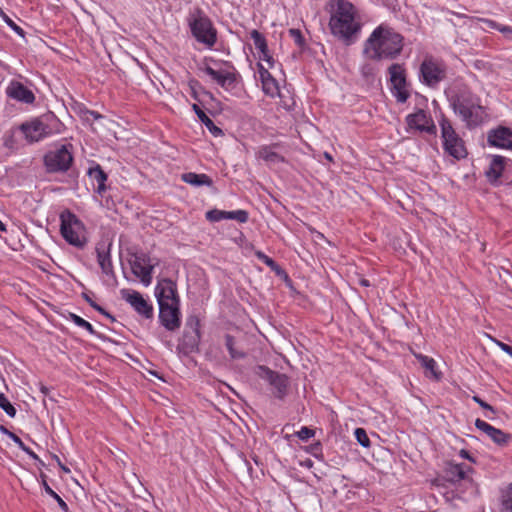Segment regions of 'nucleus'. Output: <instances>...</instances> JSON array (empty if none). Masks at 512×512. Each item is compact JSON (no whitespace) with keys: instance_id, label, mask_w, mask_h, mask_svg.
<instances>
[{"instance_id":"nucleus-1","label":"nucleus","mask_w":512,"mask_h":512,"mask_svg":"<svg viewBox=\"0 0 512 512\" xmlns=\"http://www.w3.org/2000/svg\"><path fill=\"white\" fill-rule=\"evenodd\" d=\"M449 106L461 119L466 128L471 130L483 125L489 118L481 98L464 85L458 84L447 91Z\"/></svg>"},{"instance_id":"nucleus-2","label":"nucleus","mask_w":512,"mask_h":512,"mask_svg":"<svg viewBox=\"0 0 512 512\" xmlns=\"http://www.w3.org/2000/svg\"><path fill=\"white\" fill-rule=\"evenodd\" d=\"M404 37L387 23L378 25L364 42V55L374 61L394 60L402 52Z\"/></svg>"},{"instance_id":"nucleus-3","label":"nucleus","mask_w":512,"mask_h":512,"mask_svg":"<svg viewBox=\"0 0 512 512\" xmlns=\"http://www.w3.org/2000/svg\"><path fill=\"white\" fill-rule=\"evenodd\" d=\"M329 29L333 36L346 42H353L362 29L357 8L348 0H329Z\"/></svg>"},{"instance_id":"nucleus-4","label":"nucleus","mask_w":512,"mask_h":512,"mask_svg":"<svg viewBox=\"0 0 512 512\" xmlns=\"http://www.w3.org/2000/svg\"><path fill=\"white\" fill-rule=\"evenodd\" d=\"M185 22L192 37L206 49H213L218 39V32L205 11L196 6L189 9Z\"/></svg>"},{"instance_id":"nucleus-5","label":"nucleus","mask_w":512,"mask_h":512,"mask_svg":"<svg viewBox=\"0 0 512 512\" xmlns=\"http://www.w3.org/2000/svg\"><path fill=\"white\" fill-rule=\"evenodd\" d=\"M439 127L444 152L456 160L466 158L468 153L465 143L445 115H441Z\"/></svg>"},{"instance_id":"nucleus-6","label":"nucleus","mask_w":512,"mask_h":512,"mask_svg":"<svg viewBox=\"0 0 512 512\" xmlns=\"http://www.w3.org/2000/svg\"><path fill=\"white\" fill-rule=\"evenodd\" d=\"M60 221V232L65 241L76 248H84L87 243L86 229L78 217L66 210L60 214Z\"/></svg>"},{"instance_id":"nucleus-7","label":"nucleus","mask_w":512,"mask_h":512,"mask_svg":"<svg viewBox=\"0 0 512 512\" xmlns=\"http://www.w3.org/2000/svg\"><path fill=\"white\" fill-rule=\"evenodd\" d=\"M44 166L49 173H65L73 163V146L70 143L55 145L43 158Z\"/></svg>"},{"instance_id":"nucleus-8","label":"nucleus","mask_w":512,"mask_h":512,"mask_svg":"<svg viewBox=\"0 0 512 512\" xmlns=\"http://www.w3.org/2000/svg\"><path fill=\"white\" fill-rule=\"evenodd\" d=\"M446 64L433 56L427 55L419 67V81L430 87H437L446 78Z\"/></svg>"},{"instance_id":"nucleus-9","label":"nucleus","mask_w":512,"mask_h":512,"mask_svg":"<svg viewBox=\"0 0 512 512\" xmlns=\"http://www.w3.org/2000/svg\"><path fill=\"white\" fill-rule=\"evenodd\" d=\"M213 65L205 64L203 72L226 91L236 86V72L228 61L211 60Z\"/></svg>"},{"instance_id":"nucleus-10","label":"nucleus","mask_w":512,"mask_h":512,"mask_svg":"<svg viewBox=\"0 0 512 512\" xmlns=\"http://www.w3.org/2000/svg\"><path fill=\"white\" fill-rule=\"evenodd\" d=\"M390 76V90L397 102L405 103L410 97L406 80V70L402 64L393 63L388 68Z\"/></svg>"},{"instance_id":"nucleus-11","label":"nucleus","mask_w":512,"mask_h":512,"mask_svg":"<svg viewBox=\"0 0 512 512\" xmlns=\"http://www.w3.org/2000/svg\"><path fill=\"white\" fill-rule=\"evenodd\" d=\"M257 375L271 386L276 398L282 400L288 394L290 382L287 375L273 371L263 365L257 367Z\"/></svg>"},{"instance_id":"nucleus-12","label":"nucleus","mask_w":512,"mask_h":512,"mask_svg":"<svg viewBox=\"0 0 512 512\" xmlns=\"http://www.w3.org/2000/svg\"><path fill=\"white\" fill-rule=\"evenodd\" d=\"M199 326L200 321L197 316L187 318L183 336L177 347L180 352L187 355L197 350L200 340Z\"/></svg>"},{"instance_id":"nucleus-13","label":"nucleus","mask_w":512,"mask_h":512,"mask_svg":"<svg viewBox=\"0 0 512 512\" xmlns=\"http://www.w3.org/2000/svg\"><path fill=\"white\" fill-rule=\"evenodd\" d=\"M158 262L144 252L136 253L130 261L133 274L140 279L144 286L152 282V272Z\"/></svg>"},{"instance_id":"nucleus-14","label":"nucleus","mask_w":512,"mask_h":512,"mask_svg":"<svg viewBox=\"0 0 512 512\" xmlns=\"http://www.w3.org/2000/svg\"><path fill=\"white\" fill-rule=\"evenodd\" d=\"M155 296L159 306H161V303L168 305L180 303L177 285L174 281L168 278L158 281L155 287Z\"/></svg>"},{"instance_id":"nucleus-15","label":"nucleus","mask_w":512,"mask_h":512,"mask_svg":"<svg viewBox=\"0 0 512 512\" xmlns=\"http://www.w3.org/2000/svg\"><path fill=\"white\" fill-rule=\"evenodd\" d=\"M159 320L168 331H175L181 325L180 303L159 306Z\"/></svg>"},{"instance_id":"nucleus-16","label":"nucleus","mask_w":512,"mask_h":512,"mask_svg":"<svg viewBox=\"0 0 512 512\" xmlns=\"http://www.w3.org/2000/svg\"><path fill=\"white\" fill-rule=\"evenodd\" d=\"M6 95L10 99L28 105L33 104L36 100L33 91L17 80L9 82L6 87Z\"/></svg>"},{"instance_id":"nucleus-17","label":"nucleus","mask_w":512,"mask_h":512,"mask_svg":"<svg viewBox=\"0 0 512 512\" xmlns=\"http://www.w3.org/2000/svg\"><path fill=\"white\" fill-rule=\"evenodd\" d=\"M19 130L28 143H36L47 138L45 128L40 117L23 122L19 126Z\"/></svg>"},{"instance_id":"nucleus-18","label":"nucleus","mask_w":512,"mask_h":512,"mask_svg":"<svg viewBox=\"0 0 512 512\" xmlns=\"http://www.w3.org/2000/svg\"><path fill=\"white\" fill-rule=\"evenodd\" d=\"M111 243L106 245L105 243H99L96 246L97 261L102 270V273L107 277V281L111 284L116 282V276L113 270L111 255H110Z\"/></svg>"},{"instance_id":"nucleus-19","label":"nucleus","mask_w":512,"mask_h":512,"mask_svg":"<svg viewBox=\"0 0 512 512\" xmlns=\"http://www.w3.org/2000/svg\"><path fill=\"white\" fill-rule=\"evenodd\" d=\"M123 299L141 316L149 319L153 316V306L137 291H123Z\"/></svg>"},{"instance_id":"nucleus-20","label":"nucleus","mask_w":512,"mask_h":512,"mask_svg":"<svg viewBox=\"0 0 512 512\" xmlns=\"http://www.w3.org/2000/svg\"><path fill=\"white\" fill-rule=\"evenodd\" d=\"M406 123L408 127L411 129H416L421 132H427L429 134L436 133L435 124L424 110L420 109L413 114L407 115Z\"/></svg>"},{"instance_id":"nucleus-21","label":"nucleus","mask_w":512,"mask_h":512,"mask_svg":"<svg viewBox=\"0 0 512 512\" xmlns=\"http://www.w3.org/2000/svg\"><path fill=\"white\" fill-rule=\"evenodd\" d=\"M487 142L490 146L512 150V130L500 126L487 133Z\"/></svg>"},{"instance_id":"nucleus-22","label":"nucleus","mask_w":512,"mask_h":512,"mask_svg":"<svg viewBox=\"0 0 512 512\" xmlns=\"http://www.w3.org/2000/svg\"><path fill=\"white\" fill-rule=\"evenodd\" d=\"M471 471V468L462 463H453L450 462L446 467V476L448 481L452 483H458L460 481H464L465 483L473 484L472 479L468 477V472Z\"/></svg>"},{"instance_id":"nucleus-23","label":"nucleus","mask_w":512,"mask_h":512,"mask_svg":"<svg viewBox=\"0 0 512 512\" xmlns=\"http://www.w3.org/2000/svg\"><path fill=\"white\" fill-rule=\"evenodd\" d=\"M279 144L262 145L256 151V157L263 160L267 165L274 166L279 163H284L285 158L280 155L275 149Z\"/></svg>"},{"instance_id":"nucleus-24","label":"nucleus","mask_w":512,"mask_h":512,"mask_svg":"<svg viewBox=\"0 0 512 512\" xmlns=\"http://www.w3.org/2000/svg\"><path fill=\"white\" fill-rule=\"evenodd\" d=\"M88 175L92 181L93 189L96 194L103 196L107 187V174L103 171L99 164L89 168Z\"/></svg>"},{"instance_id":"nucleus-25","label":"nucleus","mask_w":512,"mask_h":512,"mask_svg":"<svg viewBox=\"0 0 512 512\" xmlns=\"http://www.w3.org/2000/svg\"><path fill=\"white\" fill-rule=\"evenodd\" d=\"M505 168V157L494 155L491 157L490 163L485 170V175L489 182L496 183L502 176Z\"/></svg>"},{"instance_id":"nucleus-26","label":"nucleus","mask_w":512,"mask_h":512,"mask_svg":"<svg viewBox=\"0 0 512 512\" xmlns=\"http://www.w3.org/2000/svg\"><path fill=\"white\" fill-rule=\"evenodd\" d=\"M40 118L45 128L46 137L61 134L65 129L64 124L52 113Z\"/></svg>"},{"instance_id":"nucleus-27","label":"nucleus","mask_w":512,"mask_h":512,"mask_svg":"<svg viewBox=\"0 0 512 512\" xmlns=\"http://www.w3.org/2000/svg\"><path fill=\"white\" fill-rule=\"evenodd\" d=\"M192 109L199 118V120L205 125V127L214 137H220L223 135L222 129L216 126L214 122L206 115V113L197 104H193Z\"/></svg>"},{"instance_id":"nucleus-28","label":"nucleus","mask_w":512,"mask_h":512,"mask_svg":"<svg viewBox=\"0 0 512 512\" xmlns=\"http://www.w3.org/2000/svg\"><path fill=\"white\" fill-rule=\"evenodd\" d=\"M182 180L192 186H212V179L206 174H197L194 172L185 173L182 175Z\"/></svg>"},{"instance_id":"nucleus-29","label":"nucleus","mask_w":512,"mask_h":512,"mask_svg":"<svg viewBox=\"0 0 512 512\" xmlns=\"http://www.w3.org/2000/svg\"><path fill=\"white\" fill-rule=\"evenodd\" d=\"M500 503L503 512H512V484L501 491Z\"/></svg>"},{"instance_id":"nucleus-30","label":"nucleus","mask_w":512,"mask_h":512,"mask_svg":"<svg viewBox=\"0 0 512 512\" xmlns=\"http://www.w3.org/2000/svg\"><path fill=\"white\" fill-rule=\"evenodd\" d=\"M264 93L270 97H275L279 94V86L276 79L271 75L261 81Z\"/></svg>"},{"instance_id":"nucleus-31","label":"nucleus","mask_w":512,"mask_h":512,"mask_svg":"<svg viewBox=\"0 0 512 512\" xmlns=\"http://www.w3.org/2000/svg\"><path fill=\"white\" fill-rule=\"evenodd\" d=\"M225 346L232 359H242L245 357V353L236 347L234 337L229 334L225 336Z\"/></svg>"},{"instance_id":"nucleus-32","label":"nucleus","mask_w":512,"mask_h":512,"mask_svg":"<svg viewBox=\"0 0 512 512\" xmlns=\"http://www.w3.org/2000/svg\"><path fill=\"white\" fill-rule=\"evenodd\" d=\"M42 486L44 488V491L49 496H51L53 499L56 500V502L58 503L60 509L63 512H68L69 511V507H68L67 503L48 485V483H47V481L45 479L42 480Z\"/></svg>"},{"instance_id":"nucleus-33","label":"nucleus","mask_w":512,"mask_h":512,"mask_svg":"<svg viewBox=\"0 0 512 512\" xmlns=\"http://www.w3.org/2000/svg\"><path fill=\"white\" fill-rule=\"evenodd\" d=\"M490 439L495 442L498 445H506L510 439L511 436L505 432H503L501 429H498L494 427V429L491 431V433L488 434Z\"/></svg>"},{"instance_id":"nucleus-34","label":"nucleus","mask_w":512,"mask_h":512,"mask_svg":"<svg viewBox=\"0 0 512 512\" xmlns=\"http://www.w3.org/2000/svg\"><path fill=\"white\" fill-rule=\"evenodd\" d=\"M250 37L253 40L255 48L259 51H265L267 45L266 38L258 30L254 29L250 32Z\"/></svg>"},{"instance_id":"nucleus-35","label":"nucleus","mask_w":512,"mask_h":512,"mask_svg":"<svg viewBox=\"0 0 512 512\" xmlns=\"http://www.w3.org/2000/svg\"><path fill=\"white\" fill-rule=\"evenodd\" d=\"M70 320L78 327L85 329L90 335H96V331L93 328V326L88 321L83 319L82 317H80L74 313H71Z\"/></svg>"},{"instance_id":"nucleus-36","label":"nucleus","mask_w":512,"mask_h":512,"mask_svg":"<svg viewBox=\"0 0 512 512\" xmlns=\"http://www.w3.org/2000/svg\"><path fill=\"white\" fill-rule=\"evenodd\" d=\"M249 219V213L246 210L239 209L227 211V220H235L239 223H246Z\"/></svg>"},{"instance_id":"nucleus-37","label":"nucleus","mask_w":512,"mask_h":512,"mask_svg":"<svg viewBox=\"0 0 512 512\" xmlns=\"http://www.w3.org/2000/svg\"><path fill=\"white\" fill-rule=\"evenodd\" d=\"M0 408L11 418H14L17 413L16 408L2 392H0Z\"/></svg>"},{"instance_id":"nucleus-38","label":"nucleus","mask_w":512,"mask_h":512,"mask_svg":"<svg viewBox=\"0 0 512 512\" xmlns=\"http://www.w3.org/2000/svg\"><path fill=\"white\" fill-rule=\"evenodd\" d=\"M206 219L210 222H219L227 220V211L212 209L206 212Z\"/></svg>"},{"instance_id":"nucleus-39","label":"nucleus","mask_w":512,"mask_h":512,"mask_svg":"<svg viewBox=\"0 0 512 512\" xmlns=\"http://www.w3.org/2000/svg\"><path fill=\"white\" fill-rule=\"evenodd\" d=\"M416 358L424 368L435 374L436 361L433 358L422 354L416 355Z\"/></svg>"},{"instance_id":"nucleus-40","label":"nucleus","mask_w":512,"mask_h":512,"mask_svg":"<svg viewBox=\"0 0 512 512\" xmlns=\"http://www.w3.org/2000/svg\"><path fill=\"white\" fill-rule=\"evenodd\" d=\"M354 435H355V438H356L357 442L361 446H363L365 448L370 447L371 442H370V439H369L365 429H363V428H356L355 432H354Z\"/></svg>"},{"instance_id":"nucleus-41","label":"nucleus","mask_w":512,"mask_h":512,"mask_svg":"<svg viewBox=\"0 0 512 512\" xmlns=\"http://www.w3.org/2000/svg\"><path fill=\"white\" fill-rule=\"evenodd\" d=\"M288 33L298 47L303 48L305 46V38L299 29H289Z\"/></svg>"},{"instance_id":"nucleus-42","label":"nucleus","mask_w":512,"mask_h":512,"mask_svg":"<svg viewBox=\"0 0 512 512\" xmlns=\"http://www.w3.org/2000/svg\"><path fill=\"white\" fill-rule=\"evenodd\" d=\"M315 431L311 428L303 426L298 432L297 436L302 441H307L308 439L314 437Z\"/></svg>"},{"instance_id":"nucleus-43","label":"nucleus","mask_w":512,"mask_h":512,"mask_svg":"<svg viewBox=\"0 0 512 512\" xmlns=\"http://www.w3.org/2000/svg\"><path fill=\"white\" fill-rule=\"evenodd\" d=\"M475 426L477 429L484 432L487 436L494 429V426L490 425L489 423H487L481 419H476Z\"/></svg>"},{"instance_id":"nucleus-44","label":"nucleus","mask_w":512,"mask_h":512,"mask_svg":"<svg viewBox=\"0 0 512 512\" xmlns=\"http://www.w3.org/2000/svg\"><path fill=\"white\" fill-rule=\"evenodd\" d=\"M259 59L261 61H265L268 64V68H272L274 66V59L270 55L268 47H266L265 51H259Z\"/></svg>"},{"instance_id":"nucleus-45","label":"nucleus","mask_w":512,"mask_h":512,"mask_svg":"<svg viewBox=\"0 0 512 512\" xmlns=\"http://www.w3.org/2000/svg\"><path fill=\"white\" fill-rule=\"evenodd\" d=\"M4 21L5 23L18 35L24 36V30L18 26L12 19H10L7 15L4 14Z\"/></svg>"},{"instance_id":"nucleus-46","label":"nucleus","mask_w":512,"mask_h":512,"mask_svg":"<svg viewBox=\"0 0 512 512\" xmlns=\"http://www.w3.org/2000/svg\"><path fill=\"white\" fill-rule=\"evenodd\" d=\"M488 28L497 30L501 33V28L506 25L500 24L492 19H480Z\"/></svg>"},{"instance_id":"nucleus-47","label":"nucleus","mask_w":512,"mask_h":512,"mask_svg":"<svg viewBox=\"0 0 512 512\" xmlns=\"http://www.w3.org/2000/svg\"><path fill=\"white\" fill-rule=\"evenodd\" d=\"M472 400L474 402H476L481 408L487 410V411H490L492 413H495V409L490 405L488 404L487 402H485L484 400H482L479 396L477 395H474L472 397Z\"/></svg>"},{"instance_id":"nucleus-48","label":"nucleus","mask_w":512,"mask_h":512,"mask_svg":"<svg viewBox=\"0 0 512 512\" xmlns=\"http://www.w3.org/2000/svg\"><path fill=\"white\" fill-rule=\"evenodd\" d=\"M257 256L260 260H262L268 267L274 269L276 267V263L275 261L268 257L267 255H265L264 253L262 252H258L257 253Z\"/></svg>"},{"instance_id":"nucleus-49","label":"nucleus","mask_w":512,"mask_h":512,"mask_svg":"<svg viewBox=\"0 0 512 512\" xmlns=\"http://www.w3.org/2000/svg\"><path fill=\"white\" fill-rule=\"evenodd\" d=\"M22 451H27L26 450V445L24 444V442L20 439V437H18L15 433H12L10 434V437H9Z\"/></svg>"},{"instance_id":"nucleus-50","label":"nucleus","mask_w":512,"mask_h":512,"mask_svg":"<svg viewBox=\"0 0 512 512\" xmlns=\"http://www.w3.org/2000/svg\"><path fill=\"white\" fill-rule=\"evenodd\" d=\"M258 73L261 81L271 76L268 68L264 67L261 63H258Z\"/></svg>"},{"instance_id":"nucleus-51","label":"nucleus","mask_w":512,"mask_h":512,"mask_svg":"<svg viewBox=\"0 0 512 512\" xmlns=\"http://www.w3.org/2000/svg\"><path fill=\"white\" fill-rule=\"evenodd\" d=\"M85 299L87 300V302L94 308L96 309L97 311H99L100 313L104 314L105 316L107 317H111L109 315V313H107L101 306H99L97 303H95L92 299H90L88 296H85Z\"/></svg>"},{"instance_id":"nucleus-52","label":"nucleus","mask_w":512,"mask_h":512,"mask_svg":"<svg viewBox=\"0 0 512 512\" xmlns=\"http://www.w3.org/2000/svg\"><path fill=\"white\" fill-rule=\"evenodd\" d=\"M501 33L505 36L506 39L512 40V27L506 25V27L501 28Z\"/></svg>"},{"instance_id":"nucleus-53","label":"nucleus","mask_w":512,"mask_h":512,"mask_svg":"<svg viewBox=\"0 0 512 512\" xmlns=\"http://www.w3.org/2000/svg\"><path fill=\"white\" fill-rule=\"evenodd\" d=\"M459 455H460L462 458H464V459H467V460H469V461H471V462H475L474 458H473V457L469 454V452H468L467 450H465V449L460 450Z\"/></svg>"},{"instance_id":"nucleus-54","label":"nucleus","mask_w":512,"mask_h":512,"mask_svg":"<svg viewBox=\"0 0 512 512\" xmlns=\"http://www.w3.org/2000/svg\"><path fill=\"white\" fill-rule=\"evenodd\" d=\"M496 344H497V346H498V347H499L503 352H505V353H507V354H508V351H509V349H510L511 345H508V344H506V343H504V342H502V341H496Z\"/></svg>"},{"instance_id":"nucleus-55","label":"nucleus","mask_w":512,"mask_h":512,"mask_svg":"<svg viewBox=\"0 0 512 512\" xmlns=\"http://www.w3.org/2000/svg\"><path fill=\"white\" fill-rule=\"evenodd\" d=\"M26 450L24 451L26 454H28L32 459L38 460V456L35 452H33L29 447L26 446Z\"/></svg>"},{"instance_id":"nucleus-56","label":"nucleus","mask_w":512,"mask_h":512,"mask_svg":"<svg viewBox=\"0 0 512 512\" xmlns=\"http://www.w3.org/2000/svg\"><path fill=\"white\" fill-rule=\"evenodd\" d=\"M0 432L8 437H10V434L13 432L9 431L5 426L0 425Z\"/></svg>"},{"instance_id":"nucleus-57","label":"nucleus","mask_w":512,"mask_h":512,"mask_svg":"<svg viewBox=\"0 0 512 512\" xmlns=\"http://www.w3.org/2000/svg\"><path fill=\"white\" fill-rule=\"evenodd\" d=\"M302 466H305L307 468H311L313 466V462L310 459H307L306 461L301 463Z\"/></svg>"},{"instance_id":"nucleus-58","label":"nucleus","mask_w":512,"mask_h":512,"mask_svg":"<svg viewBox=\"0 0 512 512\" xmlns=\"http://www.w3.org/2000/svg\"><path fill=\"white\" fill-rule=\"evenodd\" d=\"M87 113H88L89 115H91L94 119L101 118V115H100L99 113L95 112V111H90V110H89V111H87Z\"/></svg>"},{"instance_id":"nucleus-59","label":"nucleus","mask_w":512,"mask_h":512,"mask_svg":"<svg viewBox=\"0 0 512 512\" xmlns=\"http://www.w3.org/2000/svg\"><path fill=\"white\" fill-rule=\"evenodd\" d=\"M360 284H361L362 286H365V287L370 286V283H369V281H368L367 279H361V280H360Z\"/></svg>"},{"instance_id":"nucleus-60","label":"nucleus","mask_w":512,"mask_h":512,"mask_svg":"<svg viewBox=\"0 0 512 512\" xmlns=\"http://www.w3.org/2000/svg\"><path fill=\"white\" fill-rule=\"evenodd\" d=\"M6 226L5 224L0 220V232H6Z\"/></svg>"},{"instance_id":"nucleus-61","label":"nucleus","mask_w":512,"mask_h":512,"mask_svg":"<svg viewBox=\"0 0 512 512\" xmlns=\"http://www.w3.org/2000/svg\"><path fill=\"white\" fill-rule=\"evenodd\" d=\"M324 157H325L327 160H329V161H333V158H332L331 154H329L328 152H325V153H324Z\"/></svg>"},{"instance_id":"nucleus-62","label":"nucleus","mask_w":512,"mask_h":512,"mask_svg":"<svg viewBox=\"0 0 512 512\" xmlns=\"http://www.w3.org/2000/svg\"><path fill=\"white\" fill-rule=\"evenodd\" d=\"M508 355L512 357V346L510 347V349L508 351Z\"/></svg>"},{"instance_id":"nucleus-63","label":"nucleus","mask_w":512,"mask_h":512,"mask_svg":"<svg viewBox=\"0 0 512 512\" xmlns=\"http://www.w3.org/2000/svg\"><path fill=\"white\" fill-rule=\"evenodd\" d=\"M61 467H62V469H63L65 472H69V469H68V468H66V467H64V466H61Z\"/></svg>"}]
</instances>
